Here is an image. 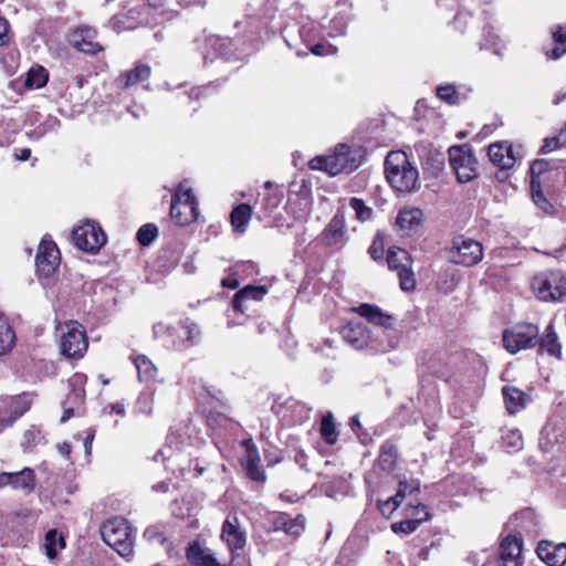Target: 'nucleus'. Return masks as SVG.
<instances>
[{
    "mask_svg": "<svg viewBox=\"0 0 566 566\" xmlns=\"http://www.w3.org/2000/svg\"><path fill=\"white\" fill-rule=\"evenodd\" d=\"M385 176L398 192H412L418 188L419 172L402 150L390 151L385 159Z\"/></svg>",
    "mask_w": 566,
    "mask_h": 566,
    "instance_id": "1",
    "label": "nucleus"
},
{
    "mask_svg": "<svg viewBox=\"0 0 566 566\" xmlns=\"http://www.w3.org/2000/svg\"><path fill=\"white\" fill-rule=\"evenodd\" d=\"M308 165L313 170H322L329 176H336L354 171L359 167V161L352 156L349 146L340 144L332 154L312 158Z\"/></svg>",
    "mask_w": 566,
    "mask_h": 566,
    "instance_id": "2",
    "label": "nucleus"
},
{
    "mask_svg": "<svg viewBox=\"0 0 566 566\" xmlns=\"http://www.w3.org/2000/svg\"><path fill=\"white\" fill-rule=\"evenodd\" d=\"M103 541L114 548L120 556L132 555L134 535L128 522L122 517H114L105 522L101 528Z\"/></svg>",
    "mask_w": 566,
    "mask_h": 566,
    "instance_id": "3",
    "label": "nucleus"
},
{
    "mask_svg": "<svg viewBox=\"0 0 566 566\" xmlns=\"http://www.w3.org/2000/svg\"><path fill=\"white\" fill-rule=\"evenodd\" d=\"M531 286L541 301L557 302L566 297V276L560 271H548L534 276Z\"/></svg>",
    "mask_w": 566,
    "mask_h": 566,
    "instance_id": "4",
    "label": "nucleus"
},
{
    "mask_svg": "<svg viewBox=\"0 0 566 566\" xmlns=\"http://www.w3.org/2000/svg\"><path fill=\"white\" fill-rule=\"evenodd\" d=\"M198 201L190 188L180 185L171 198L170 217L177 226L184 227L198 219Z\"/></svg>",
    "mask_w": 566,
    "mask_h": 566,
    "instance_id": "5",
    "label": "nucleus"
},
{
    "mask_svg": "<svg viewBox=\"0 0 566 566\" xmlns=\"http://www.w3.org/2000/svg\"><path fill=\"white\" fill-rule=\"evenodd\" d=\"M61 332V353L67 358H81L87 349L88 343L83 326L70 321L59 327Z\"/></svg>",
    "mask_w": 566,
    "mask_h": 566,
    "instance_id": "6",
    "label": "nucleus"
},
{
    "mask_svg": "<svg viewBox=\"0 0 566 566\" xmlns=\"http://www.w3.org/2000/svg\"><path fill=\"white\" fill-rule=\"evenodd\" d=\"M448 154L459 182L465 184L478 177L476 159L469 145L451 146Z\"/></svg>",
    "mask_w": 566,
    "mask_h": 566,
    "instance_id": "7",
    "label": "nucleus"
},
{
    "mask_svg": "<svg viewBox=\"0 0 566 566\" xmlns=\"http://www.w3.org/2000/svg\"><path fill=\"white\" fill-rule=\"evenodd\" d=\"M539 329L531 323L516 324L504 331L503 344L507 352L515 354L537 345Z\"/></svg>",
    "mask_w": 566,
    "mask_h": 566,
    "instance_id": "8",
    "label": "nucleus"
},
{
    "mask_svg": "<svg viewBox=\"0 0 566 566\" xmlns=\"http://www.w3.org/2000/svg\"><path fill=\"white\" fill-rule=\"evenodd\" d=\"M389 270L397 272L402 291L410 292L416 287L412 259L410 254L400 248H390L386 258Z\"/></svg>",
    "mask_w": 566,
    "mask_h": 566,
    "instance_id": "9",
    "label": "nucleus"
},
{
    "mask_svg": "<svg viewBox=\"0 0 566 566\" xmlns=\"http://www.w3.org/2000/svg\"><path fill=\"white\" fill-rule=\"evenodd\" d=\"M449 254L451 262L463 266H472L481 262L483 247L473 239L458 237L453 240Z\"/></svg>",
    "mask_w": 566,
    "mask_h": 566,
    "instance_id": "10",
    "label": "nucleus"
},
{
    "mask_svg": "<svg viewBox=\"0 0 566 566\" xmlns=\"http://www.w3.org/2000/svg\"><path fill=\"white\" fill-rule=\"evenodd\" d=\"M72 240L80 250L96 253L105 244L106 235L98 224L87 221L73 230Z\"/></svg>",
    "mask_w": 566,
    "mask_h": 566,
    "instance_id": "11",
    "label": "nucleus"
},
{
    "mask_svg": "<svg viewBox=\"0 0 566 566\" xmlns=\"http://www.w3.org/2000/svg\"><path fill=\"white\" fill-rule=\"evenodd\" d=\"M220 537L232 557L240 556L247 545V532L235 514H229L223 521Z\"/></svg>",
    "mask_w": 566,
    "mask_h": 566,
    "instance_id": "12",
    "label": "nucleus"
},
{
    "mask_svg": "<svg viewBox=\"0 0 566 566\" xmlns=\"http://www.w3.org/2000/svg\"><path fill=\"white\" fill-rule=\"evenodd\" d=\"M60 262V252L51 240L43 239L40 242L35 256V266L39 275L48 277L54 273Z\"/></svg>",
    "mask_w": 566,
    "mask_h": 566,
    "instance_id": "13",
    "label": "nucleus"
},
{
    "mask_svg": "<svg viewBox=\"0 0 566 566\" xmlns=\"http://www.w3.org/2000/svg\"><path fill=\"white\" fill-rule=\"evenodd\" d=\"M10 485L14 490H22L31 493L35 488L34 472L30 468H24L19 472H2L0 474V488Z\"/></svg>",
    "mask_w": 566,
    "mask_h": 566,
    "instance_id": "14",
    "label": "nucleus"
},
{
    "mask_svg": "<svg viewBox=\"0 0 566 566\" xmlns=\"http://www.w3.org/2000/svg\"><path fill=\"white\" fill-rule=\"evenodd\" d=\"M343 339L355 349L365 348L370 340L368 327L356 321H350L340 328Z\"/></svg>",
    "mask_w": 566,
    "mask_h": 566,
    "instance_id": "15",
    "label": "nucleus"
},
{
    "mask_svg": "<svg viewBox=\"0 0 566 566\" xmlns=\"http://www.w3.org/2000/svg\"><path fill=\"white\" fill-rule=\"evenodd\" d=\"M500 557L502 566H522V537L505 536L501 542Z\"/></svg>",
    "mask_w": 566,
    "mask_h": 566,
    "instance_id": "16",
    "label": "nucleus"
},
{
    "mask_svg": "<svg viewBox=\"0 0 566 566\" xmlns=\"http://www.w3.org/2000/svg\"><path fill=\"white\" fill-rule=\"evenodd\" d=\"M353 311L366 318L369 323L384 327L385 329H391L395 323V317L384 312L379 306L367 303H361Z\"/></svg>",
    "mask_w": 566,
    "mask_h": 566,
    "instance_id": "17",
    "label": "nucleus"
},
{
    "mask_svg": "<svg viewBox=\"0 0 566 566\" xmlns=\"http://www.w3.org/2000/svg\"><path fill=\"white\" fill-rule=\"evenodd\" d=\"M538 557L548 566H564L566 563V544L542 541L537 546Z\"/></svg>",
    "mask_w": 566,
    "mask_h": 566,
    "instance_id": "18",
    "label": "nucleus"
},
{
    "mask_svg": "<svg viewBox=\"0 0 566 566\" xmlns=\"http://www.w3.org/2000/svg\"><path fill=\"white\" fill-rule=\"evenodd\" d=\"M95 31L90 28H78L70 35V43L81 52L94 54L102 50V46L94 42Z\"/></svg>",
    "mask_w": 566,
    "mask_h": 566,
    "instance_id": "19",
    "label": "nucleus"
},
{
    "mask_svg": "<svg viewBox=\"0 0 566 566\" xmlns=\"http://www.w3.org/2000/svg\"><path fill=\"white\" fill-rule=\"evenodd\" d=\"M305 527V517L303 515H297L296 517H291L289 514L280 513L277 514L272 522L273 531H283L285 534L297 537L304 531Z\"/></svg>",
    "mask_w": 566,
    "mask_h": 566,
    "instance_id": "20",
    "label": "nucleus"
},
{
    "mask_svg": "<svg viewBox=\"0 0 566 566\" xmlns=\"http://www.w3.org/2000/svg\"><path fill=\"white\" fill-rule=\"evenodd\" d=\"M245 455L243 465L248 476L256 482L265 481V473L260 464V457L256 447L251 442H245Z\"/></svg>",
    "mask_w": 566,
    "mask_h": 566,
    "instance_id": "21",
    "label": "nucleus"
},
{
    "mask_svg": "<svg viewBox=\"0 0 566 566\" xmlns=\"http://www.w3.org/2000/svg\"><path fill=\"white\" fill-rule=\"evenodd\" d=\"M488 155L490 160L501 169H510L516 161L512 146L506 143L490 145Z\"/></svg>",
    "mask_w": 566,
    "mask_h": 566,
    "instance_id": "22",
    "label": "nucleus"
},
{
    "mask_svg": "<svg viewBox=\"0 0 566 566\" xmlns=\"http://www.w3.org/2000/svg\"><path fill=\"white\" fill-rule=\"evenodd\" d=\"M346 237V223L343 212H337L323 232V239L327 245H336L344 242Z\"/></svg>",
    "mask_w": 566,
    "mask_h": 566,
    "instance_id": "23",
    "label": "nucleus"
},
{
    "mask_svg": "<svg viewBox=\"0 0 566 566\" xmlns=\"http://www.w3.org/2000/svg\"><path fill=\"white\" fill-rule=\"evenodd\" d=\"M266 293L268 291L264 286L248 285L235 293L232 301L233 310L243 313L247 301H261Z\"/></svg>",
    "mask_w": 566,
    "mask_h": 566,
    "instance_id": "24",
    "label": "nucleus"
},
{
    "mask_svg": "<svg viewBox=\"0 0 566 566\" xmlns=\"http://www.w3.org/2000/svg\"><path fill=\"white\" fill-rule=\"evenodd\" d=\"M150 67L147 64H137L135 69L120 74L116 80V84L120 88H128L146 81L150 76Z\"/></svg>",
    "mask_w": 566,
    "mask_h": 566,
    "instance_id": "25",
    "label": "nucleus"
},
{
    "mask_svg": "<svg viewBox=\"0 0 566 566\" xmlns=\"http://www.w3.org/2000/svg\"><path fill=\"white\" fill-rule=\"evenodd\" d=\"M179 333L185 334L186 339L172 340L171 346L176 349H185L196 345L199 342L200 329L195 322L188 318L180 323Z\"/></svg>",
    "mask_w": 566,
    "mask_h": 566,
    "instance_id": "26",
    "label": "nucleus"
},
{
    "mask_svg": "<svg viewBox=\"0 0 566 566\" xmlns=\"http://www.w3.org/2000/svg\"><path fill=\"white\" fill-rule=\"evenodd\" d=\"M32 403V395L31 394H22L14 398H12L10 403V412L12 417L9 419L6 418V416H0V422L6 424H11L14 422L18 418H20L24 412H27L30 409V406Z\"/></svg>",
    "mask_w": 566,
    "mask_h": 566,
    "instance_id": "27",
    "label": "nucleus"
},
{
    "mask_svg": "<svg viewBox=\"0 0 566 566\" xmlns=\"http://www.w3.org/2000/svg\"><path fill=\"white\" fill-rule=\"evenodd\" d=\"M416 510H421L423 512L422 517H412L401 522L394 523L391 525V530L394 533L399 534H411L413 533L423 522L430 518V513L427 510V506L422 503L416 504Z\"/></svg>",
    "mask_w": 566,
    "mask_h": 566,
    "instance_id": "28",
    "label": "nucleus"
},
{
    "mask_svg": "<svg viewBox=\"0 0 566 566\" xmlns=\"http://www.w3.org/2000/svg\"><path fill=\"white\" fill-rule=\"evenodd\" d=\"M251 217V206H249L248 203H240L239 206H237L230 214V221L233 231L240 234L244 233L247 231Z\"/></svg>",
    "mask_w": 566,
    "mask_h": 566,
    "instance_id": "29",
    "label": "nucleus"
},
{
    "mask_svg": "<svg viewBox=\"0 0 566 566\" xmlns=\"http://www.w3.org/2000/svg\"><path fill=\"white\" fill-rule=\"evenodd\" d=\"M537 345L539 346L541 353H547L551 356L560 358L562 356V346L558 342V337L554 331V327L552 324H549L546 329L543 337H538Z\"/></svg>",
    "mask_w": 566,
    "mask_h": 566,
    "instance_id": "30",
    "label": "nucleus"
},
{
    "mask_svg": "<svg viewBox=\"0 0 566 566\" xmlns=\"http://www.w3.org/2000/svg\"><path fill=\"white\" fill-rule=\"evenodd\" d=\"M502 392L505 408L509 413H516L525 407L526 395L522 390L515 387L505 386L502 389Z\"/></svg>",
    "mask_w": 566,
    "mask_h": 566,
    "instance_id": "31",
    "label": "nucleus"
},
{
    "mask_svg": "<svg viewBox=\"0 0 566 566\" xmlns=\"http://www.w3.org/2000/svg\"><path fill=\"white\" fill-rule=\"evenodd\" d=\"M422 220V211L419 208H403L396 218V226L400 230H412L417 228Z\"/></svg>",
    "mask_w": 566,
    "mask_h": 566,
    "instance_id": "32",
    "label": "nucleus"
},
{
    "mask_svg": "<svg viewBox=\"0 0 566 566\" xmlns=\"http://www.w3.org/2000/svg\"><path fill=\"white\" fill-rule=\"evenodd\" d=\"M398 459V450L396 446L386 441L380 447V453L378 457V464L382 471L391 472L396 468Z\"/></svg>",
    "mask_w": 566,
    "mask_h": 566,
    "instance_id": "33",
    "label": "nucleus"
},
{
    "mask_svg": "<svg viewBox=\"0 0 566 566\" xmlns=\"http://www.w3.org/2000/svg\"><path fill=\"white\" fill-rule=\"evenodd\" d=\"M15 344V334L8 319L0 313V356L10 353Z\"/></svg>",
    "mask_w": 566,
    "mask_h": 566,
    "instance_id": "34",
    "label": "nucleus"
},
{
    "mask_svg": "<svg viewBox=\"0 0 566 566\" xmlns=\"http://www.w3.org/2000/svg\"><path fill=\"white\" fill-rule=\"evenodd\" d=\"M133 363L137 369L139 380L149 381L157 376V368L147 356L137 355Z\"/></svg>",
    "mask_w": 566,
    "mask_h": 566,
    "instance_id": "35",
    "label": "nucleus"
},
{
    "mask_svg": "<svg viewBox=\"0 0 566 566\" xmlns=\"http://www.w3.org/2000/svg\"><path fill=\"white\" fill-rule=\"evenodd\" d=\"M552 34L555 46L546 55L548 59L557 60L566 53V25L556 27Z\"/></svg>",
    "mask_w": 566,
    "mask_h": 566,
    "instance_id": "36",
    "label": "nucleus"
},
{
    "mask_svg": "<svg viewBox=\"0 0 566 566\" xmlns=\"http://www.w3.org/2000/svg\"><path fill=\"white\" fill-rule=\"evenodd\" d=\"M48 78V71L43 66L31 67L27 74L25 86L41 88L46 84Z\"/></svg>",
    "mask_w": 566,
    "mask_h": 566,
    "instance_id": "37",
    "label": "nucleus"
},
{
    "mask_svg": "<svg viewBox=\"0 0 566 566\" xmlns=\"http://www.w3.org/2000/svg\"><path fill=\"white\" fill-rule=\"evenodd\" d=\"M45 552L50 559H53L57 555V546L60 548L65 547V542L62 535L56 530H50L45 535Z\"/></svg>",
    "mask_w": 566,
    "mask_h": 566,
    "instance_id": "38",
    "label": "nucleus"
},
{
    "mask_svg": "<svg viewBox=\"0 0 566 566\" xmlns=\"http://www.w3.org/2000/svg\"><path fill=\"white\" fill-rule=\"evenodd\" d=\"M319 432L326 443H336L338 432L336 430L332 413H327L326 416L323 417Z\"/></svg>",
    "mask_w": 566,
    "mask_h": 566,
    "instance_id": "39",
    "label": "nucleus"
},
{
    "mask_svg": "<svg viewBox=\"0 0 566 566\" xmlns=\"http://www.w3.org/2000/svg\"><path fill=\"white\" fill-rule=\"evenodd\" d=\"M530 186H531L532 199H533L534 203L536 205V207H538L541 210H543L546 213L551 212V210L553 209V206L545 198L543 190H542L541 181L532 180V181H530Z\"/></svg>",
    "mask_w": 566,
    "mask_h": 566,
    "instance_id": "40",
    "label": "nucleus"
},
{
    "mask_svg": "<svg viewBox=\"0 0 566 566\" xmlns=\"http://www.w3.org/2000/svg\"><path fill=\"white\" fill-rule=\"evenodd\" d=\"M349 207L355 211V217L357 220L364 222L368 221L373 217V209L368 207L361 199L359 198H350Z\"/></svg>",
    "mask_w": 566,
    "mask_h": 566,
    "instance_id": "41",
    "label": "nucleus"
},
{
    "mask_svg": "<svg viewBox=\"0 0 566 566\" xmlns=\"http://www.w3.org/2000/svg\"><path fill=\"white\" fill-rule=\"evenodd\" d=\"M502 441L507 452H516L523 447V437L518 430H509L503 434Z\"/></svg>",
    "mask_w": 566,
    "mask_h": 566,
    "instance_id": "42",
    "label": "nucleus"
},
{
    "mask_svg": "<svg viewBox=\"0 0 566 566\" xmlns=\"http://www.w3.org/2000/svg\"><path fill=\"white\" fill-rule=\"evenodd\" d=\"M144 537L153 544L161 545L167 551V553L171 551V544L157 526L148 527L144 533Z\"/></svg>",
    "mask_w": 566,
    "mask_h": 566,
    "instance_id": "43",
    "label": "nucleus"
},
{
    "mask_svg": "<svg viewBox=\"0 0 566 566\" xmlns=\"http://www.w3.org/2000/svg\"><path fill=\"white\" fill-rule=\"evenodd\" d=\"M158 235V229L153 223H146L137 231V240L142 245L150 244Z\"/></svg>",
    "mask_w": 566,
    "mask_h": 566,
    "instance_id": "44",
    "label": "nucleus"
},
{
    "mask_svg": "<svg viewBox=\"0 0 566 566\" xmlns=\"http://www.w3.org/2000/svg\"><path fill=\"white\" fill-rule=\"evenodd\" d=\"M566 145V127L557 136L547 137L541 148V153L546 154Z\"/></svg>",
    "mask_w": 566,
    "mask_h": 566,
    "instance_id": "45",
    "label": "nucleus"
},
{
    "mask_svg": "<svg viewBox=\"0 0 566 566\" xmlns=\"http://www.w3.org/2000/svg\"><path fill=\"white\" fill-rule=\"evenodd\" d=\"M437 96L441 101H443L450 105H454L459 102V94L455 90V86L451 85V84L438 86L437 87Z\"/></svg>",
    "mask_w": 566,
    "mask_h": 566,
    "instance_id": "46",
    "label": "nucleus"
},
{
    "mask_svg": "<svg viewBox=\"0 0 566 566\" xmlns=\"http://www.w3.org/2000/svg\"><path fill=\"white\" fill-rule=\"evenodd\" d=\"M154 333L156 337H159L161 334H167V336L171 338L170 343L172 340L186 339V335L179 333V327L166 326L163 323L156 324L154 326Z\"/></svg>",
    "mask_w": 566,
    "mask_h": 566,
    "instance_id": "47",
    "label": "nucleus"
},
{
    "mask_svg": "<svg viewBox=\"0 0 566 566\" xmlns=\"http://www.w3.org/2000/svg\"><path fill=\"white\" fill-rule=\"evenodd\" d=\"M154 406L153 392H142L136 402V409L139 413L151 415Z\"/></svg>",
    "mask_w": 566,
    "mask_h": 566,
    "instance_id": "48",
    "label": "nucleus"
},
{
    "mask_svg": "<svg viewBox=\"0 0 566 566\" xmlns=\"http://www.w3.org/2000/svg\"><path fill=\"white\" fill-rule=\"evenodd\" d=\"M385 251V240L382 234L377 233L374 237L373 243L368 249V253L373 260H379L382 258Z\"/></svg>",
    "mask_w": 566,
    "mask_h": 566,
    "instance_id": "49",
    "label": "nucleus"
},
{
    "mask_svg": "<svg viewBox=\"0 0 566 566\" xmlns=\"http://www.w3.org/2000/svg\"><path fill=\"white\" fill-rule=\"evenodd\" d=\"M311 346L315 352L331 356L329 350L334 349V340L331 338L314 339L312 340Z\"/></svg>",
    "mask_w": 566,
    "mask_h": 566,
    "instance_id": "50",
    "label": "nucleus"
},
{
    "mask_svg": "<svg viewBox=\"0 0 566 566\" xmlns=\"http://www.w3.org/2000/svg\"><path fill=\"white\" fill-rule=\"evenodd\" d=\"M548 169V163L544 159H536L530 167V176L532 180H539V176Z\"/></svg>",
    "mask_w": 566,
    "mask_h": 566,
    "instance_id": "51",
    "label": "nucleus"
},
{
    "mask_svg": "<svg viewBox=\"0 0 566 566\" xmlns=\"http://www.w3.org/2000/svg\"><path fill=\"white\" fill-rule=\"evenodd\" d=\"M419 486L420 485L418 481H400L398 488L399 496L406 497L407 495L412 494L415 491H419Z\"/></svg>",
    "mask_w": 566,
    "mask_h": 566,
    "instance_id": "52",
    "label": "nucleus"
},
{
    "mask_svg": "<svg viewBox=\"0 0 566 566\" xmlns=\"http://www.w3.org/2000/svg\"><path fill=\"white\" fill-rule=\"evenodd\" d=\"M41 440V433L36 429H30L24 432L23 444L31 447L36 444Z\"/></svg>",
    "mask_w": 566,
    "mask_h": 566,
    "instance_id": "53",
    "label": "nucleus"
},
{
    "mask_svg": "<svg viewBox=\"0 0 566 566\" xmlns=\"http://www.w3.org/2000/svg\"><path fill=\"white\" fill-rule=\"evenodd\" d=\"M175 2H177V0H147V3L150 8H164L165 11H174Z\"/></svg>",
    "mask_w": 566,
    "mask_h": 566,
    "instance_id": "54",
    "label": "nucleus"
},
{
    "mask_svg": "<svg viewBox=\"0 0 566 566\" xmlns=\"http://www.w3.org/2000/svg\"><path fill=\"white\" fill-rule=\"evenodd\" d=\"M10 25L9 22L0 18V46L6 45L10 41V34H9Z\"/></svg>",
    "mask_w": 566,
    "mask_h": 566,
    "instance_id": "55",
    "label": "nucleus"
},
{
    "mask_svg": "<svg viewBox=\"0 0 566 566\" xmlns=\"http://www.w3.org/2000/svg\"><path fill=\"white\" fill-rule=\"evenodd\" d=\"M311 52L318 56L328 55L335 52V49L329 44L317 43L311 48Z\"/></svg>",
    "mask_w": 566,
    "mask_h": 566,
    "instance_id": "56",
    "label": "nucleus"
},
{
    "mask_svg": "<svg viewBox=\"0 0 566 566\" xmlns=\"http://www.w3.org/2000/svg\"><path fill=\"white\" fill-rule=\"evenodd\" d=\"M378 509L381 515L389 517L392 512L395 511L392 507V504L390 503L389 499L385 501H378Z\"/></svg>",
    "mask_w": 566,
    "mask_h": 566,
    "instance_id": "57",
    "label": "nucleus"
},
{
    "mask_svg": "<svg viewBox=\"0 0 566 566\" xmlns=\"http://www.w3.org/2000/svg\"><path fill=\"white\" fill-rule=\"evenodd\" d=\"M94 436H95V430L90 429L87 431V434H86L85 440H84V448H85L86 454L91 453Z\"/></svg>",
    "mask_w": 566,
    "mask_h": 566,
    "instance_id": "58",
    "label": "nucleus"
},
{
    "mask_svg": "<svg viewBox=\"0 0 566 566\" xmlns=\"http://www.w3.org/2000/svg\"><path fill=\"white\" fill-rule=\"evenodd\" d=\"M205 389L207 390V394H208L211 398H213V399H216V400H218V401H220V400L223 398V394H222V391H221L220 389H218V388L213 387V386L207 387V388H205Z\"/></svg>",
    "mask_w": 566,
    "mask_h": 566,
    "instance_id": "59",
    "label": "nucleus"
},
{
    "mask_svg": "<svg viewBox=\"0 0 566 566\" xmlns=\"http://www.w3.org/2000/svg\"><path fill=\"white\" fill-rule=\"evenodd\" d=\"M31 156V150L29 148H22L19 153L15 154L18 160L24 161L28 160Z\"/></svg>",
    "mask_w": 566,
    "mask_h": 566,
    "instance_id": "60",
    "label": "nucleus"
},
{
    "mask_svg": "<svg viewBox=\"0 0 566 566\" xmlns=\"http://www.w3.org/2000/svg\"><path fill=\"white\" fill-rule=\"evenodd\" d=\"M59 451L62 455L64 457H69L71 454V451H72V448H71V444L64 442L62 444L59 446Z\"/></svg>",
    "mask_w": 566,
    "mask_h": 566,
    "instance_id": "61",
    "label": "nucleus"
},
{
    "mask_svg": "<svg viewBox=\"0 0 566 566\" xmlns=\"http://www.w3.org/2000/svg\"><path fill=\"white\" fill-rule=\"evenodd\" d=\"M390 503L392 504L394 510H396L402 502L405 497L399 496V492L397 491L396 495L388 497Z\"/></svg>",
    "mask_w": 566,
    "mask_h": 566,
    "instance_id": "62",
    "label": "nucleus"
},
{
    "mask_svg": "<svg viewBox=\"0 0 566 566\" xmlns=\"http://www.w3.org/2000/svg\"><path fill=\"white\" fill-rule=\"evenodd\" d=\"M112 411H114L117 415L124 416L125 415L124 405H122V403L112 405Z\"/></svg>",
    "mask_w": 566,
    "mask_h": 566,
    "instance_id": "63",
    "label": "nucleus"
},
{
    "mask_svg": "<svg viewBox=\"0 0 566 566\" xmlns=\"http://www.w3.org/2000/svg\"><path fill=\"white\" fill-rule=\"evenodd\" d=\"M410 512L408 513L412 517H422L423 512L421 510H416V505H410Z\"/></svg>",
    "mask_w": 566,
    "mask_h": 566,
    "instance_id": "64",
    "label": "nucleus"
}]
</instances>
